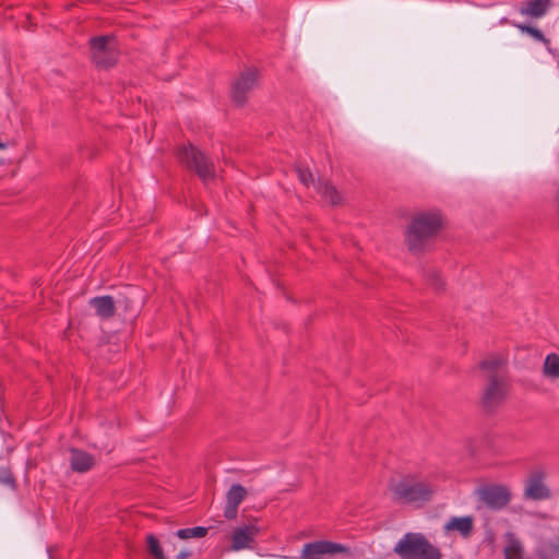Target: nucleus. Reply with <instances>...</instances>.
<instances>
[{"label": "nucleus", "instance_id": "nucleus-13", "mask_svg": "<svg viewBox=\"0 0 559 559\" xmlns=\"http://www.w3.org/2000/svg\"><path fill=\"white\" fill-rule=\"evenodd\" d=\"M88 304L94 309L95 314L102 320H109L116 313V301L109 295L93 297Z\"/></svg>", "mask_w": 559, "mask_h": 559}, {"label": "nucleus", "instance_id": "nucleus-2", "mask_svg": "<svg viewBox=\"0 0 559 559\" xmlns=\"http://www.w3.org/2000/svg\"><path fill=\"white\" fill-rule=\"evenodd\" d=\"M401 559H442V552L423 533L408 532L393 548Z\"/></svg>", "mask_w": 559, "mask_h": 559}, {"label": "nucleus", "instance_id": "nucleus-20", "mask_svg": "<svg viewBox=\"0 0 559 559\" xmlns=\"http://www.w3.org/2000/svg\"><path fill=\"white\" fill-rule=\"evenodd\" d=\"M513 26H515L519 31H521L524 34H527L532 36L535 40L543 43L548 51H551L550 49V40L543 34V32L534 26L523 24V23H511Z\"/></svg>", "mask_w": 559, "mask_h": 559}, {"label": "nucleus", "instance_id": "nucleus-25", "mask_svg": "<svg viewBox=\"0 0 559 559\" xmlns=\"http://www.w3.org/2000/svg\"><path fill=\"white\" fill-rule=\"evenodd\" d=\"M427 283L436 290H442L444 288V282L440 274L435 270H428L425 273Z\"/></svg>", "mask_w": 559, "mask_h": 559}, {"label": "nucleus", "instance_id": "nucleus-5", "mask_svg": "<svg viewBox=\"0 0 559 559\" xmlns=\"http://www.w3.org/2000/svg\"><path fill=\"white\" fill-rule=\"evenodd\" d=\"M88 44L92 61L98 69L108 70L117 64L120 53L114 36H95Z\"/></svg>", "mask_w": 559, "mask_h": 559}, {"label": "nucleus", "instance_id": "nucleus-27", "mask_svg": "<svg viewBox=\"0 0 559 559\" xmlns=\"http://www.w3.org/2000/svg\"><path fill=\"white\" fill-rule=\"evenodd\" d=\"M190 557V552L189 551H180L176 559H188Z\"/></svg>", "mask_w": 559, "mask_h": 559}, {"label": "nucleus", "instance_id": "nucleus-14", "mask_svg": "<svg viewBox=\"0 0 559 559\" xmlns=\"http://www.w3.org/2000/svg\"><path fill=\"white\" fill-rule=\"evenodd\" d=\"M259 528L255 525H245L234 530L231 535V548L234 550H241L250 547Z\"/></svg>", "mask_w": 559, "mask_h": 559}, {"label": "nucleus", "instance_id": "nucleus-16", "mask_svg": "<svg viewBox=\"0 0 559 559\" xmlns=\"http://www.w3.org/2000/svg\"><path fill=\"white\" fill-rule=\"evenodd\" d=\"M550 5V0H526L520 8V13L534 19H539L547 13Z\"/></svg>", "mask_w": 559, "mask_h": 559}, {"label": "nucleus", "instance_id": "nucleus-18", "mask_svg": "<svg viewBox=\"0 0 559 559\" xmlns=\"http://www.w3.org/2000/svg\"><path fill=\"white\" fill-rule=\"evenodd\" d=\"M317 190L319 194L324 199L326 202L331 203L332 205H338L342 203V195L337 191V189L332 186L329 181H321L319 180Z\"/></svg>", "mask_w": 559, "mask_h": 559}, {"label": "nucleus", "instance_id": "nucleus-7", "mask_svg": "<svg viewBox=\"0 0 559 559\" xmlns=\"http://www.w3.org/2000/svg\"><path fill=\"white\" fill-rule=\"evenodd\" d=\"M476 495L489 510L500 511L504 509L512 499L511 490L508 486L501 484H488L480 486Z\"/></svg>", "mask_w": 559, "mask_h": 559}, {"label": "nucleus", "instance_id": "nucleus-23", "mask_svg": "<svg viewBox=\"0 0 559 559\" xmlns=\"http://www.w3.org/2000/svg\"><path fill=\"white\" fill-rule=\"evenodd\" d=\"M0 484L11 490L17 489V481L10 467H0Z\"/></svg>", "mask_w": 559, "mask_h": 559}, {"label": "nucleus", "instance_id": "nucleus-4", "mask_svg": "<svg viewBox=\"0 0 559 559\" xmlns=\"http://www.w3.org/2000/svg\"><path fill=\"white\" fill-rule=\"evenodd\" d=\"M433 493L431 484L414 481L411 477L403 478L392 487L393 500L403 503L428 502Z\"/></svg>", "mask_w": 559, "mask_h": 559}, {"label": "nucleus", "instance_id": "nucleus-28", "mask_svg": "<svg viewBox=\"0 0 559 559\" xmlns=\"http://www.w3.org/2000/svg\"><path fill=\"white\" fill-rule=\"evenodd\" d=\"M119 304H122L123 302V306H124V309H128L129 308V304H130V300L129 298H123V300H118Z\"/></svg>", "mask_w": 559, "mask_h": 559}, {"label": "nucleus", "instance_id": "nucleus-24", "mask_svg": "<svg viewBox=\"0 0 559 559\" xmlns=\"http://www.w3.org/2000/svg\"><path fill=\"white\" fill-rule=\"evenodd\" d=\"M147 542V549L151 556H153L155 559H166L163 552V548L159 544V540L153 535L150 534L146 537Z\"/></svg>", "mask_w": 559, "mask_h": 559}, {"label": "nucleus", "instance_id": "nucleus-11", "mask_svg": "<svg viewBox=\"0 0 559 559\" xmlns=\"http://www.w3.org/2000/svg\"><path fill=\"white\" fill-rule=\"evenodd\" d=\"M247 496L246 488L240 484H234L226 493L224 516L233 520L237 516L238 507Z\"/></svg>", "mask_w": 559, "mask_h": 559}, {"label": "nucleus", "instance_id": "nucleus-10", "mask_svg": "<svg viewBox=\"0 0 559 559\" xmlns=\"http://www.w3.org/2000/svg\"><path fill=\"white\" fill-rule=\"evenodd\" d=\"M546 474L537 468L530 473L525 484L524 498L531 500H546L551 497L550 489L545 485Z\"/></svg>", "mask_w": 559, "mask_h": 559}, {"label": "nucleus", "instance_id": "nucleus-21", "mask_svg": "<svg viewBox=\"0 0 559 559\" xmlns=\"http://www.w3.org/2000/svg\"><path fill=\"white\" fill-rule=\"evenodd\" d=\"M544 373L554 379L559 378V356L556 354L547 355L544 362Z\"/></svg>", "mask_w": 559, "mask_h": 559}, {"label": "nucleus", "instance_id": "nucleus-8", "mask_svg": "<svg viewBox=\"0 0 559 559\" xmlns=\"http://www.w3.org/2000/svg\"><path fill=\"white\" fill-rule=\"evenodd\" d=\"M336 555L352 556L349 547L330 540H316L304 545L300 559H330Z\"/></svg>", "mask_w": 559, "mask_h": 559}, {"label": "nucleus", "instance_id": "nucleus-26", "mask_svg": "<svg viewBox=\"0 0 559 559\" xmlns=\"http://www.w3.org/2000/svg\"><path fill=\"white\" fill-rule=\"evenodd\" d=\"M296 173L298 179L304 186L309 187L311 183H313V176L309 168L304 167L301 165H297Z\"/></svg>", "mask_w": 559, "mask_h": 559}, {"label": "nucleus", "instance_id": "nucleus-29", "mask_svg": "<svg viewBox=\"0 0 559 559\" xmlns=\"http://www.w3.org/2000/svg\"><path fill=\"white\" fill-rule=\"evenodd\" d=\"M7 147V144L0 141V150H4Z\"/></svg>", "mask_w": 559, "mask_h": 559}, {"label": "nucleus", "instance_id": "nucleus-6", "mask_svg": "<svg viewBox=\"0 0 559 559\" xmlns=\"http://www.w3.org/2000/svg\"><path fill=\"white\" fill-rule=\"evenodd\" d=\"M509 382L506 373H491L481 396V405L487 413H493L504 402L509 393Z\"/></svg>", "mask_w": 559, "mask_h": 559}, {"label": "nucleus", "instance_id": "nucleus-19", "mask_svg": "<svg viewBox=\"0 0 559 559\" xmlns=\"http://www.w3.org/2000/svg\"><path fill=\"white\" fill-rule=\"evenodd\" d=\"M507 364V358L502 355L489 356L479 362V369L491 373H502L500 368Z\"/></svg>", "mask_w": 559, "mask_h": 559}, {"label": "nucleus", "instance_id": "nucleus-9", "mask_svg": "<svg viewBox=\"0 0 559 559\" xmlns=\"http://www.w3.org/2000/svg\"><path fill=\"white\" fill-rule=\"evenodd\" d=\"M259 72L254 68L247 69L235 79L230 96L237 106H243L247 103L248 94L257 86Z\"/></svg>", "mask_w": 559, "mask_h": 559}, {"label": "nucleus", "instance_id": "nucleus-15", "mask_svg": "<svg viewBox=\"0 0 559 559\" xmlns=\"http://www.w3.org/2000/svg\"><path fill=\"white\" fill-rule=\"evenodd\" d=\"M444 531H457L462 537L466 538L471 536L474 528V519L471 515L466 516H453L444 524Z\"/></svg>", "mask_w": 559, "mask_h": 559}, {"label": "nucleus", "instance_id": "nucleus-1", "mask_svg": "<svg viewBox=\"0 0 559 559\" xmlns=\"http://www.w3.org/2000/svg\"><path fill=\"white\" fill-rule=\"evenodd\" d=\"M443 219L438 211L415 214L405 231V243L412 253H423L441 230Z\"/></svg>", "mask_w": 559, "mask_h": 559}, {"label": "nucleus", "instance_id": "nucleus-3", "mask_svg": "<svg viewBox=\"0 0 559 559\" xmlns=\"http://www.w3.org/2000/svg\"><path fill=\"white\" fill-rule=\"evenodd\" d=\"M176 156L181 165L194 171L203 182L215 178L213 162L191 143L178 147Z\"/></svg>", "mask_w": 559, "mask_h": 559}, {"label": "nucleus", "instance_id": "nucleus-12", "mask_svg": "<svg viewBox=\"0 0 559 559\" xmlns=\"http://www.w3.org/2000/svg\"><path fill=\"white\" fill-rule=\"evenodd\" d=\"M69 462H70V468L73 472L80 473V474L91 471L96 464V460H95L94 455H92L91 453H88L84 450L76 449V448L70 449Z\"/></svg>", "mask_w": 559, "mask_h": 559}, {"label": "nucleus", "instance_id": "nucleus-30", "mask_svg": "<svg viewBox=\"0 0 559 559\" xmlns=\"http://www.w3.org/2000/svg\"><path fill=\"white\" fill-rule=\"evenodd\" d=\"M500 23H501V24H506V23H509V21H508V19H507V17H503V19H501Z\"/></svg>", "mask_w": 559, "mask_h": 559}, {"label": "nucleus", "instance_id": "nucleus-22", "mask_svg": "<svg viewBox=\"0 0 559 559\" xmlns=\"http://www.w3.org/2000/svg\"><path fill=\"white\" fill-rule=\"evenodd\" d=\"M207 532H209L207 527L194 526V527L180 528L177 531L176 535L180 539L201 538V537H204L207 534Z\"/></svg>", "mask_w": 559, "mask_h": 559}, {"label": "nucleus", "instance_id": "nucleus-17", "mask_svg": "<svg viewBox=\"0 0 559 559\" xmlns=\"http://www.w3.org/2000/svg\"><path fill=\"white\" fill-rule=\"evenodd\" d=\"M504 538L507 540L503 549L504 559H524V548L521 540L512 532H507Z\"/></svg>", "mask_w": 559, "mask_h": 559}]
</instances>
